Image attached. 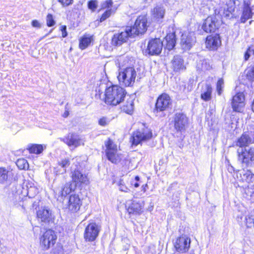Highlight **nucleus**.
Wrapping results in <instances>:
<instances>
[{
	"instance_id": "38",
	"label": "nucleus",
	"mask_w": 254,
	"mask_h": 254,
	"mask_svg": "<svg viewBox=\"0 0 254 254\" xmlns=\"http://www.w3.org/2000/svg\"><path fill=\"white\" fill-rule=\"evenodd\" d=\"M98 4V2L97 0H90L88 2L87 6L89 9L94 12L97 8Z\"/></svg>"
},
{
	"instance_id": "27",
	"label": "nucleus",
	"mask_w": 254,
	"mask_h": 254,
	"mask_svg": "<svg viewBox=\"0 0 254 254\" xmlns=\"http://www.w3.org/2000/svg\"><path fill=\"white\" fill-rule=\"evenodd\" d=\"M72 180L74 184H83L87 185L88 183V179L86 175L82 174L78 170H75L72 173Z\"/></svg>"
},
{
	"instance_id": "9",
	"label": "nucleus",
	"mask_w": 254,
	"mask_h": 254,
	"mask_svg": "<svg viewBox=\"0 0 254 254\" xmlns=\"http://www.w3.org/2000/svg\"><path fill=\"white\" fill-rule=\"evenodd\" d=\"M57 236L55 232L51 229L47 230L40 238V244L45 250L53 246L56 242Z\"/></svg>"
},
{
	"instance_id": "43",
	"label": "nucleus",
	"mask_w": 254,
	"mask_h": 254,
	"mask_svg": "<svg viewBox=\"0 0 254 254\" xmlns=\"http://www.w3.org/2000/svg\"><path fill=\"white\" fill-rule=\"evenodd\" d=\"M113 11L111 9L106 10L101 16L100 21L103 22L108 18L112 14Z\"/></svg>"
},
{
	"instance_id": "34",
	"label": "nucleus",
	"mask_w": 254,
	"mask_h": 254,
	"mask_svg": "<svg viewBox=\"0 0 254 254\" xmlns=\"http://www.w3.org/2000/svg\"><path fill=\"white\" fill-rule=\"evenodd\" d=\"M11 172L3 167H0V184H4L10 176Z\"/></svg>"
},
{
	"instance_id": "18",
	"label": "nucleus",
	"mask_w": 254,
	"mask_h": 254,
	"mask_svg": "<svg viewBox=\"0 0 254 254\" xmlns=\"http://www.w3.org/2000/svg\"><path fill=\"white\" fill-rule=\"evenodd\" d=\"M251 2L249 0H244L242 9V13L240 17L241 23H245L248 19L251 18L254 14V9L251 6Z\"/></svg>"
},
{
	"instance_id": "7",
	"label": "nucleus",
	"mask_w": 254,
	"mask_h": 254,
	"mask_svg": "<svg viewBox=\"0 0 254 254\" xmlns=\"http://www.w3.org/2000/svg\"><path fill=\"white\" fill-rule=\"evenodd\" d=\"M105 145L106 147L105 152L108 159L114 164L119 163L122 159V155L117 153V145L109 138L105 142Z\"/></svg>"
},
{
	"instance_id": "6",
	"label": "nucleus",
	"mask_w": 254,
	"mask_h": 254,
	"mask_svg": "<svg viewBox=\"0 0 254 254\" xmlns=\"http://www.w3.org/2000/svg\"><path fill=\"white\" fill-rule=\"evenodd\" d=\"M147 19L145 15L139 16L135 20L133 27H127L128 31L132 37L136 35L144 34L147 28Z\"/></svg>"
},
{
	"instance_id": "11",
	"label": "nucleus",
	"mask_w": 254,
	"mask_h": 254,
	"mask_svg": "<svg viewBox=\"0 0 254 254\" xmlns=\"http://www.w3.org/2000/svg\"><path fill=\"white\" fill-rule=\"evenodd\" d=\"M163 42L159 38L152 39L148 43L147 49L145 51V54L149 55H158L161 52Z\"/></svg>"
},
{
	"instance_id": "22",
	"label": "nucleus",
	"mask_w": 254,
	"mask_h": 254,
	"mask_svg": "<svg viewBox=\"0 0 254 254\" xmlns=\"http://www.w3.org/2000/svg\"><path fill=\"white\" fill-rule=\"evenodd\" d=\"M221 40L219 35L215 34L207 37L206 40V47L210 50H215L220 45Z\"/></svg>"
},
{
	"instance_id": "32",
	"label": "nucleus",
	"mask_w": 254,
	"mask_h": 254,
	"mask_svg": "<svg viewBox=\"0 0 254 254\" xmlns=\"http://www.w3.org/2000/svg\"><path fill=\"white\" fill-rule=\"evenodd\" d=\"M165 12V10L164 7L161 5L156 6L151 11L153 17L157 20L162 19L164 17Z\"/></svg>"
},
{
	"instance_id": "30",
	"label": "nucleus",
	"mask_w": 254,
	"mask_h": 254,
	"mask_svg": "<svg viewBox=\"0 0 254 254\" xmlns=\"http://www.w3.org/2000/svg\"><path fill=\"white\" fill-rule=\"evenodd\" d=\"M76 187V184L71 182L66 183L59 191V194L62 197H65L67 194L74 191Z\"/></svg>"
},
{
	"instance_id": "23",
	"label": "nucleus",
	"mask_w": 254,
	"mask_h": 254,
	"mask_svg": "<svg viewBox=\"0 0 254 254\" xmlns=\"http://www.w3.org/2000/svg\"><path fill=\"white\" fill-rule=\"evenodd\" d=\"M235 2L233 0H229L227 2L224 7H221L219 10V14L220 16L224 17H229L230 15L234 11Z\"/></svg>"
},
{
	"instance_id": "26",
	"label": "nucleus",
	"mask_w": 254,
	"mask_h": 254,
	"mask_svg": "<svg viewBox=\"0 0 254 254\" xmlns=\"http://www.w3.org/2000/svg\"><path fill=\"white\" fill-rule=\"evenodd\" d=\"M212 88L210 84L206 83L202 85L201 90V99L205 101H208L211 99Z\"/></svg>"
},
{
	"instance_id": "44",
	"label": "nucleus",
	"mask_w": 254,
	"mask_h": 254,
	"mask_svg": "<svg viewBox=\"0 0 254 254\" xmlns=\"http://www.w3.org/2000/svg\"><path fill=\"white\" fill-rule=\"evenodd\" d=\"M110 122L109 120L107 118L103 117L100 119L98 121V124L101 126H106L109 124Z\"/></svg>"
},
{
	"instance_id": "56",
	"label": "nucleus",
	"mask_w": 254,
	"mask_h": 254,
	"mask_svg": "<svg viewBox=\"0 0 254 254\" xmlns=\"http://www.w3.org/2000/svg\"><path fill=\"white\" fill-rule=\"evenodd\" d=\"M134 187L135 188H137L139 187V184L137 183H135L134 184Z\"/></svg>"
},
{
	"instance_id": "57",
	"label": "nucleus",
	"mask_w": 254,
	"mask_h": 254,
	"mask_svg": "<svg viewBox=\"0 0 254 254\" xmlns=\"http://www.w3.org/2000/svg\"><path fill=\"white\" fill-rule=\"evenodd\" d=\"M135 181H138L139 180V177L138 176H136V177H135Z\"/></svg>"
},
{
	"instance_id": "52",
	"label": "nucleus",
	"mask_w": 254,
	"mask_h": 254,
	"mask_svg": "<svg viewBox=\"0 0 254 254\" xmlns=\"http://www.w3.org/2000/svg\"><path fill=\"white\" fill-rule=\"evenodd\" d=\"M250 57V55L249 53V52L248 51L246 52L245 53V56H244L245 60H246V61L248 60L249 59Z\"/></svg>"
},
{
	"instance_id": "37",
	"label": "nucleus",
	"mask_w": 254,
	"mask_h": 254,
	"mask_svg": "<svg viewBox=\"0 0 254 254\" xmlns=\"http://www.w3.org/2000/svg\"><path fill=\"white\" fill-rule=\"evenodd\" d=\"M38 193V190L35 187H30L27 190V196L29 198L34 197Z\"/></svg>"
},
{
	"instance_id": "40",
	"label": "nucleus",
	"mask_w": 254,
	"mask_h": 254,
	"mask_svg": "<svg viewBox=\"0 0 254 254\" xmlns=\"http://www.w3.org/2000/svg\"><path fill=\"white\" fill-rule=\"evenodd\" d=\"M212 67L208 60H204L201 62V69L203 70H208L211 69Z\"/></svg>"
},
{
	"instance_id": "35",
	"label": "nucleus",
	"mask_w": 254,
	"mask_h": 254,
	"mask_svg": "<svg viewBox=\"0 0 254 254\" xmlns=\"http://www.w3.org/2000/svg\"><path fill=\"white\" fill-rule=\"evenodd\" d=\"M16 164L20 170H26L29 168L27 161L24 158L18 159L16 162Z\"/></svg>"
},
{
	"instance_id": "58",
	"label": "nucleus",
	"mask_w": 254,
	"mask_h": 254,
	"mask_svg": "<svg viewBox=\"0 0 254 254\" xmlns=\"http://www.w3.org/2000/svg\"><path fill=\"white\" fill-rule=\"evenodd\" d=\"M174 254H181V253H178V252H175L174 253Z\"/></svg>"
},
{
	"instance_id": "46",
	"label": "nucleus",
	"mask_w": 254,
	"mask_h": 254,
	"mask_svg": "<svg viewBox=\"0 0 254 254\" xmlns=\"http://www.w3.org/2000/svg\"><path fill=\"white\" fill-rule=\"evenodd\" d=\"M113 4L111 0H107L102 4V8L106 9L110 8Z\"/></svg>"
},
{
	"instance_id": "3",
	"label": "nucleus",
	"mask_w": 254,
	"mask_h": 254,
	"mask_svg": "<svg viewBox=\"0 0 254 254\" xmlns=\"http://www.w3.org/2000/svg\"><path fill=\"white\" fill-rule=\"evenodd\" d=\"M136 72L133 67L121 69L118 76L120 84L122 86H131L135 82Z\"/></svg>"
},
{
	"instance_id": "50",
	"label": "nucleus",
	"mask_w": 254,
	"mask_h": 254,
	"mask_svg": "<svg viewBox=\"0 0 254 254\" xmlns=\"http://www.w3.org/2000/svg\"><path fill=\"white\" fill-rule=\"evenodd\" d=\"M13 203L15 205H16L17 207H18L19 206H21L23 208H25L24 204V201H21V200L19 201V204L16 203V201H14Z\"/></svg>"
},
{
	"instance_id": "47",
	"label": "nucleus",
	"mask_w": 254,
	"mask_h": 254,
	"mask_svg": "<svg viewBox=\"0 0 254 254\" xmlns=\"http://www.w3.org/2000/svg\"><path fill=\"white\" fill-rule=\"evenodd\" d=\"M63 6H67L72 3L73 0H58Z\"/></svg>"
},
{
	"instance_id": "49",
	"label": "nucleus",
	"mask_w": 254,
	"mask_h": 254,
	"mask_svg": "<svg viewBox=\"0 0 254 254\" xmlns=\"http://www.w3.org/2000/svg\"><path fill=\"white\" fill-rule=\"evenodd\" d=\"M32 25L34 27L39 28L41 27V24L38 20H34L32 21Z\"/></svg>"
},
{
	"instance_id": "39",
	"label": "nucleus",
	"mask_w": 254,
	"mask_h": 254,
	"mask_svg": "<svg viewBox=\"0 0 254 254\" xmlns=\"http://www.w3.org/2000/svg\"><path fill=\"white\" fill-rule=\"evenodd\" d=\"M247 77L249 80L254 81V65L247 69Z\"/></svg>"
},
{
	"instance_id": "15",
	"label": "nucleus",
	"mask_w": 254,
	"mask_h": 254,
	"mask_svg": "<svg viewBox=\"0 0 254 254\" xmlns=\"http://www.w3.org/2000/svg\"><path fill=\"white\" fill-rule=\"evenodd\" d=\"M195 42L193 34L189 32L183 33L181 36V46L185 51L189 50Z\"/></svg>"
},
{
	"instance_id": "55",
	"label": "nucleus",
	"mask_w": 254,
	"mask_h": 254,
	"mask_svg": "<svg viewBox=\"0 0 254 254\" xmlns=\"http://www.w3.org/2000/svg\"><path fill=\"white\" fill-rule=\"evenodd\" d=\"M252 109L253 111L254 112V101H253V102L252 104Z\"/></svg>"
},
{
	"instance_id": "21",
	"label": "nucleus",
	"mask_w": 254,
	"mask_h": 254,
	"mask_svg": "<svg viewBox=\"0 0 254 254\" xmlns=\"http://www.w3.org/2000/svg\"><path fill=\"white\" fill-rule=\"evenodd\" d=\"M244 96L243 93H239L233 96L232 101V106L234 111L241 112L245 106Z\"/></svg>"
},
{
	"instance_id": "16",
	"label": "nucleus",
	"mask_w": 254,
	"mask_h": 254,
	"mask_svg": "<svg viewBox=\"0 0 254 254\" xmlns=\"http://www.w3.org/2000/svg\"><path fill=\"white\" fill-rule=\"evenodd\" d=\"M129 37H132L130 33L128 31L127 27L124 31H122L114 35L112 39V44L115 46H120L123 43L126 42Z\"/></svg>"
},
{
	"instance_id": "1",
	"label": "nucleus",
	"mask_w": 254,
	"mask_h": 254,
	"mask_svg": "<svg viewBox=\"0 0 254 254\" xmlns=\"http://www.w3.org/2000/svg\"><path fill=\"white\" fill-rule=\"evenodd\" d=\"M254 142V140L248 132H244L234 142V146L238 147V162L242 167H251L254 165V147H247Z\"/></svg>"
},
{
	"instance_id": "45",
	"label": "nucleus",
	"mask_w": 254,
	"mask_h": 254,
	"mask_svg": "<svg viewBox=\"0 0 254 254\" xmlns=\"http://www.w3.org/2000/svg\"><path fill=\"white\" fill-rule=\"evenodd\" d=\"M119 189L121 191L127 192L129 189L125 185L124 182L122 180H120L119 182Z\"/></svg>"
},
{
	"instance_id": "8",
	"label": "nucleus",
	"mask_w": 254,
	"mask_h": 254,
	"mask_svg": "<svg viewBox=\"0 0 254 254\" xmlns=\"http://www.w3.org/2000/svg\"><path fill=\"white\" fill-rule=\"evenodd\" d=\"M221 21L219 15L208 16L204 21L202 29L207 33L214 32L218 28Z\"/></svg>"
},
{
	"instance_id": "25",
	"label": "nucleus",
	"mask_w": 254,
	"mask_h": 254,
	"mask_svg": "<svg viewBox=\"0 0 254 254\" xmlns=\"http://www.w3.org/2000/svg\"><path fill=\"white\" fill-rule=\"evenodd\" d=\"M143 206L140 201L133 200L128 204L127 210L129 214H139Z\"/></svg>"
},
{
	"instance_id": "10",
	"label": "nucleus",
	"mask_w": 254,
	"mask_h": 254,
	"mask_svg": "<svg viewBox=\"0 0 254 254\" xmlns=\"http://www.w3.org/2000/svg\"><path fill=\"white\" fill-rule=\"evenodd\" d=\"M100 227L95 223L89 224L85 228L84 238L86 242H93L98 237Z\"/></svg>"
},
{
	"instance_id": "28",
	"label": "nucleus",
	"mask_w": 254,
	"mask_h": 254,
	"mask_svg": "<svg viewBox=\"0 0 254 254\" xmlns=\"http://www.w3.org/2000/svg\"><path fill=\"white\" fill-rule=\"evenodd\" d=\"M121 110L124 112L131 115L133 112L134 103L133 99L131 97L127 98L126 102H123V105L121 107Z\"/></svg>"
},
{
	"instance_id": "51",
	"label": "nucleus",
	"mask_w": 254,
	"mask_h": 254,
	"mask_svg": "<svg viewBox=\"0 0 254 254\" xmlns=\"http://www.w3.org/2000/svg\"><path fill=\"white\" fill-rule=\"evenodd\" d=\"M228 171L229 172L232 173L235 171V169L233 166H232L231 164H229L228 166Z\"/></svg>"
},
{
	"instance_id": "17",
	"label": "nucleus",
	"mask_w": 254,
	"mask_h": 254,
	"mask_svg": "<svg viewBox=\"0 0 254 254\" xmlns=\"http://www.w3.org/2000/svg\"><path fill=\"white\" fill-rule=\"evenodd\" d=\"M190 240L189 238L181 237L178 238L175 243L176 252L182 254L188 251L190 246Z\"/></svg>"
},
{
	"instance_id": "20",
	"label": "nucleus",
	"mask_w": 254,
	"mask_h": 254,
	"mask_svg": "<svg viewBox=\"0 0 254 254\" xmlns=\"http://www.w3.org/2000/svg\"><path fill=\"white\" fill-rule=\"evenodd\" d=\"M171 68L175 72H180L186 68L185 61L182 57L176 55L171 61Z\"/></svg>"
},
{
	"instance_id": "29",
	"label": "nucleus",
	"mask_w": 254,
	"mask_h": 254,
	"mask_svg": "<svg viewBox=\"0 0 254 254\" xmlns=\"http://www.w3.org/2000/svg\"><path fill=\"white\" fill-rule=\"evenodd\" d=\"M236 176L240 181L246 182H250L253 178L252 173L248 170L237 171Z\"/></svg>"
},
{
	"instance_id": "31",
	"label": "nucleus",
	"mask_w": 254,
	"mask_h": 254,
	"mask_svg": "<svg viewBox=\"0 0 254 254\" xmlns=\"http://www.w3.org/2000/svg\"><path fill=\"white\" fill-rule=\"evenodd\" d=\"M164 42L166 43V48L169 50L173 49L176 42L175 34L172 33L167 34Z\"/></svg>"
},
{
	"instance_id": "5",
	"label": "nucleus",
	"mask_w": 254,
	"mask_h": 254,
	"mask_svg": "<svg viewBox=\"0 0 254 254\" xmlns=\"http://www.w3.org/2000/svg\"><path fill=\"white\" fill-rule=\"evenodd\" d=\"M143 126L142 128H139L133 133L130 138L132 145L136 146L143 141L151 139L152 137L151 130L144 125Z\"/></svg>"
},
{
	"instance_id": "4",
	"label": "nucleus",
	"mask_w": 254,
	"mask_h": 254,
	"mask_svg": "<svg viewBox=\"0 0 254 254\" xmlns=\"http://www.w3.org/2000/svg\"><path fill=\"white\" fill-rule=\"evenodd\" d=\"M172 105V100L169 95L166 93L160 95L156 101L153 113L156 116H164L163 112L168 109Z\"/></svg>"
},
{
	"instance_id": "41",
	"label": "nucleus",
	"mask_w": 254,
	"mask_h": 254,
	"mask_svg": "<svg viewBox=\"0 0 254 254\" xmlns=\"http://www.w3.org/2000/svg\"><path fill=\"white\" fill-rule=\"evenodd\" d=\"M224 81L222 79H219L217 82L216 89L219 95H220L222 92Z\"/></svg>"
},
{
	"instance_id": "13",
	"label": "nucleus",
	"mask_w": 254,
	"mask_h": 254,
	"mask_svg": "<svg viewBox=\"0 0 254 254\" xmlns=\"http://www.w3.org/2000/svg\"><path fill=\"white\" fill-rule=\"evenodd\" d=\"M60 139L68 146L77 147L84 144L79 135L75 133H69L65 137L60 138Z\"/></svg>"
},
{
	"instance_id": "48",
	"label": "nucleus",
	"mask_w": 254,
	"mask_h": 254,
	"mask_svg": "<svg viewBox=\"0 0 254 254\" xmlns=\"http://www.w3.org/2000/svg\"><path fill=\"white\" fill-rule=\"evenodd\" d=\"M61 31L62 32V37H65L67 35V33L66 32V26H62L61 27Z\"/></svg>"
},
{
	"instance_id": "53",
	"label": "nucleus",
	"mask_w": 254,
	"mask_h": 254,
	"mask_svg": "<svg viewBox=\"0 0 254 254\" xmlns=\"http://www.w3.org/2000/svg\"><path fill=\"white\" fill-rule=\"evenodd\" d=\"M68 115H69V113L68 111H66L64 113V114L63 115V117L64 118H66L68 116Z\"/></svg>"
},
{
	"instance_id": "14",
	"label": "nucleus",
	"mask_w": 254,
	"mask_h": 254,
	"mask_svg": "<svg viewBox=\"0 0 254 254\" xmlns=\"http://www.w3.org/2000/svg\"><path fill=\"white\" fill-rule=\"evenodd\" d=\"M37 217L39 221L49 223L54 219L52 211L47 207H41L37 211Z\"/></svg>"
},
{
	"instance_id": "42",
	"label": "nucleus",
	"mask_w": 254,
	"mask_h": 254,
	"mask_svg": "<svg viewBox=\"0 0 254 254\" xmlns=\"http://www.w3.org/2000/svg\"><path fill=\"white\" fill-rule=\"evenodd\" d=\"M47 24L49 27L53 26L55 24L53 15L51 14H48L47 16Z\"/></svg>"
},
{
	"instance_id": "54",
	"label": "nucleus",
	"mask_w": 254,
	"mask_h": 254,
	"mask_svg": "<svg viewBox=\"0 0 254 254\" xmlns=\"http://www.w3.org/2000/svg\"><path fill=\"white\" fill-rule=\"evenodd\" d=\"M15 198L16 200H20L21 199V197L19 195H16L15 196Z\"/></svg>"
},
{
	"instance_id": "24",
	"label": "nucleus",
	"mask_w": 254,
	"mask_h": 254,
	"mask_svg": "<svg viewBox=\"0 0 254 254\" xmlns=\"http://www.w3.org/2000/svg\"><path fill=\"white\" fill-rule=\"evenodd\" d=\"M70 164L69 158H65L58 162V166L54 168V172L56 175L63 174L66 172V168Z\"/></svg>"
},
{
	"instance_id": "36",
	"label": "nucleus",
	"mask_w": 254,
	"mask_h": 254,
	"mask_svg": "<svg viewBox=\"0 0 254 254\" xmlns=\"http://www.w3.org/2000/svg\"><path fill=\"white\" fill-rule=\"evenodd\" d=\"M28 150L31 153L40 154L43 150V147L41 144H33L29 147Z\"/></svg>"
},
{
	"instance_id": "2",
	"label": "nucleus",
	"mask_w": 254,
	"mask_h": 254,
	"mask_svg": "<svg viewBox=\"0 0 254 254\" xmlns=\"http://www.w3.org/2000/svg\"><path fill=\"white\" fill-rule=\"evenodd\" d=\"M126 94L124 88L118 85H112L106 90L105 102L107 104L116 106L124 101Z\"/></svg>"
},
{
	"instance_id": "19",
	"label": "nucleus",
	"mask_w": 254,
	"mask_h": 254,
	"mask_svg": "<svg viewBox=\"0 0 254 254\" xmlns=\"http://www.w3.org/2000/svg\"><path fill=\"white\" fill-rule=\"evenodd\" d=\"M82 203V200L79 195L76 194H72L70 195L68 202V209L72 212H77Z\"/></svg>"
},
{
	"instance_id": "12",
	"label": "nucleus",
	"mask_w": 254,
	"mask_h": 254,
	"mask_svg": "<svg viewBox=\"0 0 254 254\" xmlns=\"http://www.w3.org/2000/svg\"><path fill=\"white\" fill-rule=\"evenodd\" d=\"M173 122L175 129L177 131H182L186 129L188 124V118L183 113H176L173 117Z\"/></svg>"
},
{
	"instance_id": "33",
	"label": "nucleus",
	"mask_w": 254,
	"mask_h": 254,
	"mask_svg": "<svg viewBox=\"0 0 254 254\" xmlns=\"http://www.w3.org/2000/svg\"><path fill=\"white\" fill-rule=\"evenodd\" d=\"M92 40L91 36L84 35L79 40V48L82 50L86 49L90 45Z\"/></svg>"
}]
</instances>
